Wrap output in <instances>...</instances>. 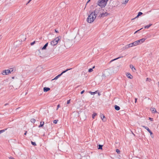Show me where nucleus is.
<instances>
[{
  "label": "nucleus",
  "instance_id": "de8ad7c7",
  "mask_svg": "<svg viewBox=\"0 0 159 159\" xmlns=\"http://www.w3.org/2000/svg\"><path fill=\"white\" fill-rule=\"evenodd\" d=\"M148 79L149 78H147V79H146V81H147L148 80Z\"/></svg>",
  "mask_w": 159,
  "mask_h": 159
},
{
  "label": "nucleus",
  "instance_id": "c756f323",
  "mask_svg": "<svg viewBox=\"0 0 159 159\" xmlns=\"http://www.w3.org/2000/svg\"><path fill=\"white\" fill-rule=\"evenodd\" d=\"M58 120H54L53 122L54 124H56L57 123Z\"/></svg>",
  "mask_w": 159,
  "mask_h": 159
},
{
  "label": "nucleus",
  "instance_id": "cd10ccee",
  "mask_svg": "<svg viewBox=\"0 0 159 159\" xmlns=\"http://www.w3.org/2000/svg\"><path fill=\"white\" fill-rule=\"evenodd\" d=\"M116 152H117L118 154H120V151L118 149H116Z\"/></svg>",
  "mask_w": 159,
  "mask_h": 159
},
{
  "label": "nucleus",
  "instance_id": "4d7b16f0",
  "mask_svg": "<svg viewBox=\"0 0 159 159\" xmlns=\"http://www.w3.org/2000/svg\"><path fill=\"white\" fill-rule=\"evenodd\" d=\"M151 137H152V138H153V136H152V135H151Z\"/></svg>",
  "mask_w": 159,
  "mask_h": 159
},
{
  "label": "nucleus",
  "instance_id": "dca6fc26",
  "mask_svg": "<svg viewBox=\"0 0 159 159\" xmlns=\"http://www.w3.org/2000/svg\"><path fill=\"white\" fill-rule=\"evenodd\" d=\"M114 107L115 109L117 111L119 110L120 109V107L119 106H118L116 105H115Z\"/></svg>",
  "mask_w": 159,
  "mask_h": 159
},
{
  "label": "nucleus",
  "instance_id": "8fccbe9b",
  "mask_svg": "<svg viewBox=\"0 0 159 159\" xmlns=\"http://www.w3.org/2000/svg\"><path fill=\"white\" fill-rule=\"evenodd\" d=\"M95 66H94L92 67V68H93V69H94V68H95Z\"/></svg>",
  "mask_w": 159,
  "mask_h": 159
},
{
  "label": "nucleus",
  "instance_id": "7ed1b4c3",
  "mask_svg": "<svg viewBox=\"0 0 159 159\" xmlns=\"http://www.w3.org/2000/svg\"><path fill=\"white\" fill-rule=\"evenodd\" d=\"M102 8L100 7H97L95 10L93 12H93L94 16H96V17L98 16V15H99L101 13Z\"/></svg>",
  "mask_w": 159,
  "mask_h": 159
},
{
  "label": "nucleus",
  "instance_id": "603ef678",
  "mask_svg": "<svg viewBox=\"0 0 159 159\" xmlns=\"http://www.w3.org/2000/svg\"><path fill=\"white\" fill-rule=\"evenodd\" d=\"M135 18H134L132 19H131V20H134V19Z\"/></svg>",
  "mask_w": 159,
  "mask_h": 159
},
{
  "label": "nucleus",
  "instance_id": "f704fd0d",
  "mask_svg": "<svg viewBox=\"0 0 159 159\" xmlns=\"http://www.w3.org/2000/svg\"><path fill=\"white\" fill-rule=\"evenodd\" d=\"M90 0H89L87 1V3H86V4L85 7V8H84V9L86 7V5H87V4H88V3L89 2H90Z\"/></svg>",
  "mask_w": 159,
  "mask_h": 159
},
{
  "label": "nucleus",
  "instance_id": "0eeeda50",
  "mask_svg": "<svg viewBox=\"0 0 159 159\" xmlns=\"http://www.w3.org/2000/svg\"><path fill=\"white\" fill-rule=\"evenodd\" d=\"M11 73V70H3L2 74L3 75H6L9 74Z\"/></svg>",
  "mask_w": 159,
  "mask_h": 159
},
{
  "label": "nucleus",
  "instance_id": "2eb2a0df",
  "mask_svg": "<svg viewBox=\"0 0 159 159\" xmlns=\"http://www.w3.org/2000/svg\"><path fill=\"white\" fill-rule=\"evenodd\" d=\"M129 66L130 68L133 71H134V70L135 71L136 70L135 68L134 67V66L132 65H130Z\"/></svg>",
  "mask_w": 159,
  "mask_h": 159
},
{
  "label": "nucleus",
  "instance_id": "c85d7f7f",
  "mask_svg": "<svg viewBox=\"0 0 159 159\" xmlns=\"http://www.w3.org/2000/svg\"><path fill=\"white\" fill-rule=\"evenodd\" d=\"M93 71V68H90L89 69L88 72H91Z\"/></svg>",
  "mask_w": 159,
  "mask_h": 159
},
{
  "label": "nucleus",
  "instance_id": "6e6d98bb",
  "mask_svg": "<svg viewBox=\"0 0 159 159\" xmlns=\"http://www.w3.org/2000/svg\"><path fill=\"white\" fill-rule=\"evenodd\" d=\"M98 95H100V93H98Z\"/></svg>",
  "mask_w": 159,
  "mask_h": 159
},
{
  "label": "nucleus",
  "instance_id": "4be33fe9",
  "mask_svg": "<svg viewBox=\"0 0 159 159\" xmlns=\"http://www.w3.org/2000/svg\"><path fill=\"white\" fill-rule=\"evenodd\" d=\"M152 25V24H150L148 25H147L146 26H145L144 27V28L145 29H148V28L150 27Z\"/></svg>",
  "mask_w": 159,
  "mask_h": 159
},
{
  "label": "nucleus",
  "instance_id": "9b49d317",
  "mask_svg": "<svg viewBox=\"0 0 159 159\" xmlns=\"http://www.w3.org/2000/svg\"><path fill=\"white\" fill-rule=\"evenodd\" d=\"M100 116H101V118L102 119V120L104 121H106V119H105V116L103 114H101V115H100Z\"/></svg>",
  "mask_w": 159,
  "mask_h": 159
},
{
  "label": "nucleus",
  "instance_id": "5fc2aeb1",
  "mask_svg": "<svg viewBox=\"0 0 159 159\" xmlns=\"http://www.w3.org/2000/svg\"><path fill=\"white\" fill-rule=\"evenodd\" d=\"M132 134H133V135H134V136L135 135V134H134L133 133H132Z\"/></svg>",
  "mask_w": 159,
  "mask_h": 159
},
{
  "label": "nucleus",
  "instance_id": "aec40b11",
  "mask_svg": "<svg viewBox=\"0 0 159 159\" xmlns=\"http://www.w3.org/2000/svg\"><path fill=\"white\" fill-rule=\"evenodd\" d=\"M143 14V13L141 12H139L138 13V14L137 16L135 17V18H137L139 16H141V15Z\"/></svg>",
  "mask_w": 159,
  "mask_h": 159
},
{
  "label": "nucleus",
  "instance_id": "6e6552de",
  "mask_svg": "<svg viewBox=\"0 0 159 159\" xmlns=\"http://www.w3.org/2000/svg\"><path fill=\"white\" fill-rule=\"evenodd\" d=\"M145 39H146L145 38H142L140 39L137 41L138 44L142 43H143L144 42Z\"/></svg>",
  "mask_w": 159,
  "mask_h": 159
},
{
  "label": "nucleus",
  "instance_id": "ea45409f",
  "mask_svg": "<svg viewBox=\"0 0 159 159\" xmlns=\"http://www.w3.org/2000/svg\"><path fill=\"white\" fill-rule=\"evenodd\" d=\"M60 107V104H58L57 105V110L58 109V108Z\"/></svg>",
  "mask_w": 159,
  "mask_h": 159
},
{
  "label": "nucleus",
  "instance_id": "39448f33",
  "mask_svg": "<svg viewBox=\"0 0 159 159\" xmlns=\"http://www.w3.org/2000/svg\"><path fill=\"white\" fill-rule=\"evenodd\" d=\"M72 68H70V69H67L66 70L63 71L60 74L58 75L57 76H56L55 78L52 79V80H57L59 77L60 76H61L63 73L66 72L67 71L72 69Z\"/></svg>",
  "mask_w": 159,
  "mask_h": 159
},
{
  "label": "nucleus",
  "instance_id": "f03ea898",
  "mask_svg": "<svg viewBox=\"0 0 159 159\" xmlns=\"http://www.w3.org/2000/svg\"><path fill=\"white\" fill-rule=\"evenodd\" d=\"M108 0H98L97 2V5L102 8H104L106 5Z\"/></svg>",
  "mask_w": 159,
  "mask_h": 159
},
{
  "label": "nucleus",
  "instance_id": "72a5a7b5",
  "mask_svg": "<svg viewBox=\"0 0 159 159\" xmlns=\"http://www.w3.org/2000/svg\"><path fill=\"white\" fill-rule=\"evenodd\" d=\"M70 99L69 100H68V101H67V104H69L70 103Z\"/></svg>",
  "mask_w": 159,
  "mask_h": 159
},
{
  "label": "nucleus",
  "instance_id": "2f4dec72",
  "mask_svg": "<svg viewBox=\"0 0 159 159\" xmlns=\"http://www.w3.org/2000/svg\"><path fill=\"white\" fill-rule=\"evenodd\" d=\"M128 45L129 47V48L130 47H133V45H132V43H130V44H128Z\"/></svg>",
  "mask_w": 159,
  "mask_h": 159
},
{
  "label": "nucleus",
  "instance_id": "393cba45",
  "mask_svg": "<svg viewBox=\"0 0 159 159\" xmlns=\"http://www.w3.org/2000/svg\"><path fill=\"white\" fill-rule=\"evenodd\" d=\"M97 113H94L92 115V118L94 119V117H95L96 115H97Z\"/></svg>",
  "mask_w": 159,
  "mask_h": 159
},
{
  "label": "nucleus",
  "instance_id": "473e14b6",
  "mask_svg": "<svg viewBox=\"0 0 159 159\" xmlns=\"http://www.w3.org/2000/svg\"><path fill=\"white\" fill-rule=\"evenodd\" d=\"M5 131V130L3 129L0 130V134Z\"/></svg>",
  "mask_w": 159,
  "mask_h": 159
},
{
  "label": "nucleus",
  "instance_id": "1a4fd4ad",
  "mask_svg": "<svg viewBox=\"0 0 159 159\" xmlns=\"http://www.w3.org/2000/svg\"><path fill=\"white\" fill-rule=\"evenodd\" d=\"M126 75L127 77L130 79H132L133 78V76L129 73H127Z\"/></svg>",
  "mask_w": 159,
  "mask_h": 159
},
{
  "label": "nucleus",
  "instance_id": "4468645a",
  "mask_svg": "<svg viewBox=\"0 0 159 159\" xmlns=\"http://www.w3.org/2000/svg\"><path fill=\"white\" fill-rule=\"evenodd\" d=\"M44 124V122L43 121L40 122V124L38 126L40 128L41 127H42L43 126Z\"/></svg>",
  "mask_w": 159,
  "mask_h": 159
},
{
  "label": "nucleus",
  "instance_id": "864d4df0",
  "mask_svg": "<svg viewBox=\"0 0 159 159\" xmlns=\"http://www.w3.org/2000/svg\"><path fill=\"white\" fill-rule=\"evenodd\" d=\"M12 79H14V77H12Z\"/></svg>",
  "mask_w": 159,
  "mask_h": 159
},
{
  "label": "nucleus",
  "instance_id": "58836bf2",
  "mask_svg": "<svg viewBox=\"0 0 159 159\" xmlns=\"http://www.w3.org/2000/svg\"><path fill=\"white\" fill-rule=\"evenodd\" d=\"M84 92V90H83V91H82L81 92V94H82Z\"/></svg>",
  "mask_w": 159,
  "mask_h": 159
},
{
  "label": "nucleus",
  "instance_id": "37998d69",
  "mask_svg": "<svg viewBox=\"0 0 159 159\" xmlns=\"http://www.w3.org/2000/svg\"><path fill=\"white\" fill-rule=\"evenodd\" d=\"M32 0H29V1L26 4V5H27V4H28Z\"/></svg>",
  "mask_w": 159,
  "mask_h": 159
},
{
  "label": "nucleus",
  "instance_id": "e433bc0d",
  "mask_svg": "<svg viewBox=\"0 0 159 159\" xmlns=\"http://www.w3.org/2000/svg\"><path fill=\"white\" fill-rule=\"evenodd\" d=\"M149 120H151V121H153V119L152 118L149 117Z\"/></svg>",
  "mask_w": 159,
  "mask_h": 159
},
{
  "label": "nucleus",
  "instance_id": "ddd939ff",
  "mask_svg": "<svg viewBox=\"0 0 159 159\" xmlns=\"http://www.w3.org/2000/svg\"><path fill=\"white\" fill-rule=\"evenodd\" d=\"M48 43H46L45 45H44L43 46V47L42 48V50H45V49H46V48L48 46Z\"/></svg>",
  "mask_w": 159,
  "mask_h": 159
},
{
  "label": "nucleus",
  "instance_id": "79ce46f5",
  "mask_svg": "<svg viewBox=\"0 0 159 159\" xmlns=\"http://www.w3.org/2000/svg\"><path fill=\"white\" fill-rule=\"evenodd\" d=\"M142 29V28H141V29H140V30H138L136 31H135V32L134 33V34H135V33H137V32H138L139 31V30H141Z\"/></svg>",
  "mask_w": 159,
  "mask_h": 159
},
{
  "label": "nucleus",
  "instance_id": "09e8293b",
  "mask_svg": "<svg viewBox=\"0 0 159 159\" xmlns=\"http://www.w3.org/2000/svg\"><path fill=\"white\" fill-rule=\"evenodd\" d=\"M8 105V103H6V104H5L4 105V106H6V105Z\"/></svg>",
  "mask_w": 159,
  "mask_h": 159
},
{
  "label": "nucleus",
  "instance_id": "4c0bfd02",
  "mask_svg": "<svg viewBox=\"0 0 159 159\" xmlns=\"http://www.w3.org/2000/svg\"><path fill=\"white\" fill-rule=\"evenodd\" d=\"M55 32L56 33H59L58 31L57 30H56V29H55Z\"/></svg>",
  "mask_w": 159,
  "mask_h": 159
},
{
  "label": "nucleus",
  "instance_id": "f257e3e1",
  "mask_svg": "<svg viewBox=\"0 0 159 159\" xmlns=\"http://www.w3.org/2000/svg\"><path fill=\"white\" fill-rule=\"evenodd\" d=\"M93 14V12H92L89 15L87 19V21L89 23H92L96 19V16H94Z\"/></svg>",
  "mask_w": 159,
  "mask_h": 159
},
{
  "label": "nucleus",
  "instance_id": "f3484780",
  "mask_svg": "<svg viewBox=\"0 0 159 159\" xmlns=\"http://www.w3.org/2000/svg\"><path fill=\"white\" fill-rule=\"evenodd\" d=\"M123 57V56H121V57H119L117 58H115L114 59H113L112 60H111V61L110 62V63H111V62H112V61H115V60H117L120 58H121V57Z\"/></svg>",
  "mask_w": 159,
  "mask_h": 159
},
{
  "label": "nucleus",
  "instance_id": "bb28decb",
  "mask_svg": "<svg viewBox=\"0 0 159 159\" xmlns=\"http://www.w3.org/2000/svg\"><path fill=\"white\" fill-rule=\"evenodd\" d=\"M31 143L33 145H34V146H35L36 145V143L35 142H33L32 141H31Z\"/></svg>",
  "mask_w": 159,
  "mask_h": 159
},
{
  "label": "nucleus",
  "instance_id": "7c9ffc66",
  "mask_svg": "<svg viewBox=\"0 0 159 159\" xmlns=\"http://www.w3.org/2000/svg\"><path fill=\"white\" fill-rule=\"evenodd\" d=\"M35 43V41H34L33 42L31 43H30V45H34Z\"/></svg>",
  "mask_w": 159,
  "mask_h": 159
},
{
  "label": "nucleus",
  "instance_id": "49530a36",
  "mask_svg": "<svg viewBox=\"0 0 159 159\" xmlns=\"http://www.w3.org/2000/svg\"><path fill=\"white\" fill-rule=\"evenodd\" d=\"M10 70H11V73L13 71V70L12 69H11Z\"/></svg>",
  "mask_w": 159,
  "mask_h": 159
},
{
  "label": "nucleus",
  "instance_id": "20e7f679",
  "mask_svg": "<svg viewBox=\"0 0 159 159\" xmlns=\"http://www.w3.org/2000/svg\"><path fill=\"white\" fill-rule=\"evenodd\" d=\"M61 38V36H59L56 38L54 40H53L51 42V44L53 46L56 45L58 41L60 40Z\"/></svg>",
  "mask_w": 159,
  "mask_h": 159
},
{
  "label": "nucleus",
  "instance_id": "412c9836",
  "mask_svg": "<svg viewBox=\"0 0 159 159\" xmlns=\"http://www.w3.org/2000/svg\"><path fill=\"white\" fill-rule=\"evenodd\" d=\"M151 111L153 113L157 112V111H156V109L155 108H152L151 109Z\"/></svg>",
  "mask_w": 159,
  "mask_h": 159
},
{
  "label": "nucleus",
  "instance_id": "3c124183",
  "mask_svg": "<svg viewBox=\"0 0 159 159\" xmlns=\"http://www.w3.org/2000/svg\"><path fill=\"white\" fill-rule=\"evenodd\" d=\"M1 38H2L1 35H0V40L1 39Z\"/></svg>",
  "mask_w": 159,
  "mask_h": 159
},
{
  "label": "nucleus",
  "instance_id": "c03bdc74",
  "mask_svg": "<svg viewBox=\"0 0 159 159\" xmlns=\"http://www.w3.org/2000/svg\"><path fill=\"white\" fill-rule=\"evenodd\" d=\"M27 131H25V133H24V135H26V134H27Z\"/></svg>",
  "mask_w": 159,
  "mask_h": 159
},
{
  "label": "nucleus",
  "instance_id": "9d476101",
  "mask_svg": "<svg viewBox=\"0 0 159 159\" xmlns=\"http://www.w3.org/2000/svg\"><path fill=\"white\" fill-rule=\"evenodd\" d=\"M143 127L145 128V129L148 130V131L150 133L151 135L152 134V133L148 127L145 126H143Z\"/></svg>",
  "mask_w": 159,
  "mask_h": 159
},
{
  "label": "nucleus",
  "instance_id": "b1692460",
  "mask_svg": "<svg viewBox=\"0 0 159 159\" xmlns=\"http://www.w3.org/2000/svg\"><path fill=\"white\" fill-rule=\"evenodd\" d=\"M97 91H96L95 92H91V91H89V93L91 94V95H93V94H95L96 93H97Z\"/></svg>",
  "mask_w": 159,
  "mask_h": 159
},
{
  "label": "nucleus",
  "instance_id": "a19ab883",
  "mask_svg": "<svg viewBox=\"0 0 159 159\" xmlns=\"http://www.w3.org/2000/svg\"><path fill=\"white\" fill-rule=\"evenodd\" d=\"M9 158L10 159H15L14 157H9Z\"/></svg>",
  "mask_w": 159,
  "mask_h": 159
},
{
  "label": "nucleus",
  "instance_id": "a18cd8bd",
  "mask_svg": "<svg viewBox=\"0 0 159 159\" xmlns=\"http://www.w3.org/2000/svg\"><path fill=\"white\" fill-rule=\"evenodd\" d=\"M137 98H135V103H136V102H137Z\"/></svg>",
  "mask_w": 159,
  "mask_h": 159
},
{
  "label": "nucleus",
  "instance_id": "a878e982",
  "mask_svg": "<svg viewBox=\"0 0 159 159\" xmlns=\"http://www.w3.org/2000/svg\"><path fill=\"white\" fill-rule=\"evenodd\" d=\"M30 121L32 123H34L36 121V120L34 119H31Z\"/></svg>",
  "mask_w": 159,
  "mask_h": 159
},
{
  "label": "nucleus",
  "instance_id": "c9c22d12",
  "mask_svg": "<svg viewBox=\"0 0 159 159\" xmlns=\"http://www.w3.org/2000/svg\"><path fill=\"white\" fill-rule=\"evenodd\" d=\"M129 0H125V2L124 3V4H126V3H127Z\"/></svg>",
  "mask_w": 159,
  "mask_h": 159
},
{
  "label": "nucleus",
  "instance_id": "423d86ee",
  "mask_svg": "<svg viewBox=\"0 0 159 159\" xmlns=\"http://www.w3.org/2000/svg\"><path fill=\"white\" fill-rule=\"evenodd\" d=\"M108 15L107 12H101L98 16V17L99 18H101L102 17H104L105 16H107Z\"/></svg>",
  "mask_w": 159,
  "mask_h": 159
},
{
  "label": "nucleus",
  "instance_id": "f8f14e48",
  "mask_svg": "<svg viewBox=\"0 0 159 159\" xmlns=\"http://www.w3.org/2000/svg\"><path fill=\"white\" fill-rule=\"evenodd\" d=\"M50 90V88L48 87H44L43 88V91L44 92H47Z\"/></svg>",
  "mask_w": 159,
  "mask_h": 159
},
{
  "label": "nucleus",
  "instance_id": "6ab92c4d",
  "mask_svg": "<svg viewBox=\"0 0 159 159\" xmlns=\"http://www.w3.org/2000/svg\"><path fill=\"white\" fill-rule=\"evenodd\" d=\"M129 48V47L128 45L127 44V45H126L124 47H123V50H124L125 49H128Z\"/></svg>",
  "mask_w": 159,
  "mask_h": 159
},
{
  "label": "nucleus",
  "instance_id": "a211bd4d",
  "mask_svg": "<svg viewBox=\"0 0 159 159\" xmlns=\"http://www.w3.org/2000/svg\"><path fill=\"white\" fill-rule=\"evenodd\" d=\"M132 43V45H133V46H136V45H138V43H137V41H135V42L132 43Z\"/></svg>",
  "mask_w": 159,
  "mask_h": 159
},
{
  "label": "nucleus",
  "instance_id": "5701e85b",
  "mask_svg": "<svg viewBox=\"0 0 159 159\" xmlns=\"http://www.w3.org/2000/svg\"><path fill=\"white\" fill-rule=\"evenodd\" d=\"M103 146L102 145L99 144L98 145V149H102V147Z\"/></svg>",
  "mask_w": 159,
  "mask_h": 159
}]
</instances>
